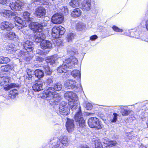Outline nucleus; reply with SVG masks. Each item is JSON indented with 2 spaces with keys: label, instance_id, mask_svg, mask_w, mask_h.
Wrapping results in <instances>:
<instances>
[{
  "label": "nucleus",
  "instance_id": "obj_1",
  "mask_svg": "<svg viewBox=\"0 0 148 148\" xmlns=\"http://www.w3.org/2000/svg\"><path fill=\"white\" fill-rule=\"evenodd\" d=\"M54 87H50L45 90V93L43 98L47 100L50 103V104L60 100L61 97L59 94L55 91V90L59 91L61 90L62 85L59 82L57 83L54 85Z\"/></svg>",
  "mask_w": 148,
  "mask_h": 148
},
{
  "label": "nucleus",
  "instance_id": "obj_2",
  "mask_svg": "<svg viewBox=\"0 0 148 148\" xmlns=\"http://www.w3.org/2000/svg\"><path fill=\"white\" fill-rule=\"evenodd\" d=\"M64 97L69 101V108L72 110L77 107L79 108L77 96L75 93L71 92H66L64 93Z\"/></svg>",
  "mask_w": 148,
  "mask_h": 148
},
{
  "label": "nucleus",
  "instance_id": "obj_3",
  "mask_svg": "<svg viewBox=\"0 0 148 148\" xmlns=\"http://www.w3.org/2000/svg\"><path fill=\"white\" fill-rule=\"evenodd\" d=\"M30 13L27 12H23V17L24 19L23 20L20 17L16 16L14 17V21L16 22L17 24H16V26H17V28L19 29H20L23 27H26V21L29 22L31 20V18L30 17Z\"/></svg>",
  "mask_w": 148,
  "mask_h": 148
},
{
  "label": "nucleus",
  "instance_id": "obj_4",
  "mask_svg": "<svg viewBox=\"0 0 148 148\" xmlns=\"http://www.w3.org/2000/svg\"><path fill=\"white\" fill-rule=\"evenodd\" d=\"M10 77H0V85L3 86L4 89L6 90H8L17 86L16 84H10Z\"/></svg>",
  "mask_w": 148,
  "mask_h": 148
},
{
  "label": "nucleus",
  "instance_id": "obj_5",
  "mask_svg": "<svg viewBox=\"0 0 148 148\" xmlns=\"http://www.w3.org/2000/svg\"><path fill=\"white\" fill-rule=\"evenodd\" d=\"M52 145L53 148H58L62 145L67 146L68 145V138L66 136H61L59 139L56 138L53 142Z\"/></svg>",
  "mask_w": 148,
  "mask_h": 148
},
{
  "label": "nucleus",
  "instance_id": "obj_6",
  "mask_svg": "<svg viewBox=\"0 0 148 148\" xmlns=\"http://www.w3.org/2000/svg\"><path fill=\"white\" fill-rule=\"evenodd\" d=\"M65 29L62 26H56L52 29V35L53 37L58 38L63 35L65 32Z\"/></svg>",
  "mask_w": 148,
  "mask_h": 148
},
{
  "label": "nucleus",
  "instance_id": "obj_7",
  "mask_svg": "<svg viewBox=\"0 0 148 148\" xmlns=\"http://www.w3.org/2000/svg\"><path fill=\"white\" fill-rule=\"evenodd\" d=\"M88 124L91 128L100 129L102 127L101 123L99 121L98 119L96 117H92L90 118L88 121Z\"/></svg>",
  "mask_w": 148,
  "mask_h": 148
},
{
  "label": "nucleus",
  "instance_id": "obj_8",
  "mask_svg": "<svg viewBox=\"0 0 148 148\" xmlns=\"http://www.w3.org/2000/svg\"><path fill=\"white\" fill-rule=\"evenodd\" d=\"M77 108L79 109V111L75 115L74 117L75 119L76 122H78L79 126L80 127H83L85 125V120L82 116L80 106H79V108L77 107L76 108Z\"/></svg>",
  "mask_w": 148,
  "mask_h": 148
},
{
  "label": "nucleus",
  "instance_id": "obj_9",
  "mask_svg": "<svg viewBox=\"0 0 148 148\" xmlns=\"http://www.w3.org/2000/svg\"><path fill=\"white\" fill-rule=\"evenodd\" d=\"M45 25L43 23H32L29 25L30 28L35 32H41Z\"/></svg>",
  "mask_w": 148,
  "mask_h": 148
},
{
  "label": "nucleus",
  "instance_id": "obj_10",
  "mask_svg": "<svg viewBox=\"0 0 148 148\" xmlns=\"http://www.w3.org/2000/svg\"><path fill=\"white\" fill-rule=\"evenodd\" d=\"M22 4L19 1L14 0L10 3L9 6L13 11H21L22 9Z\"/></svg>",
  "mask_w": 148,
  "mask_h": 148
},
{
  "label": "nucleus",
  "instance_id": "obj_11",
  "mask_svg": "<svg viewBox=\"0 0 148 148\" xmlns=\"http://www.w3.org/2000/svg\"><path fill=\"white\" fill-rule=\"evenodd\" d=\"M66 103L62 101L59 106V111L60 113L63 115H66L69 113V109L66 106Z\"/></svg>",
  "mask_w": 148,
  "mask_h": 148
},
{
  "label": "nucleus",
  "instance_id": "obj_12",
  "mask_svg": "<svg viewBox=\"0 0 148 148\" xmlns=\"http://www.w3.org/2000/svg\"><path fill=\"white\" fill-rule=\"evenodd\" d=\"M64 19L63 16L61 14L57 13L54 15L52 17V22L54 24H59L61 23Z\"/></svg>",
  "mask_w": 148,
  "mask_h": 148
},
{
  "label": "nucleus",
  "instance_id": "obj_13",
  "mask_svg": "<svg viewBox=\"0 0 148 148\" xmlns=\"http://www.w3.org/2000/svg\"><path fill=\"white\" fill-rule=\"evenodd\" d=\"M14 27V25L8 21H4L0 24V28L2 30H10Z\"/></svg>",
  "mask_w": 148,
  "mask_h": 148
},
{
  "label": "nucleus",
  "instance_id": "obj_14",
  "mask_svg": "<svg viewBox=\"0 0 148 148\" xmlns=\"http://www.w3.org/2000/svg\"><path fill=\"white\" fill-rule=\"evenodd\" d=\"M1 15L8 19H10L14 16H17L16 12H13L10 10H4L1 13Z\"/></svg>",
  "mask_w": 148,
  "mask_h": 148
},
{
  "label": "nucleus",
  "instance_id": "obj_15",
  "mask_svg": "<svg viewBox=\"0 0 148 148\" xmlns=\"http://www.w3.org/2000/svg\"><path fill=\"white\" fill-rule=\"evenodd\" d=\"M92 0H85L82 3L81 8L83 11H88L91 8V1Z\"/></svg>",
  "mask_w": 148,
  "mask_h": 148
},
{
  "label": "nucleus",
  "instance_id": "obj_16",
  "mask_svg": "<svg viewBox=\"0 0 148 148\" xmlns=\"http://www.w3.org/2000/svg\"><path fill=\"white\" fill-rule=\"evenodd\" d=\"M74 121L72 119H68L66 124V126L67 131L69 132H71L74 130L75 125Z\"/></svg>",
  "mask_w": 148,
  "mask_h": 148
},
{
  "label": "nucleus",
  "instance_id": "obj_17",
  "mask_svg": "<svg viewBox=\"0 0 148 148\" xmlns=\"http://www.w3.org/2000/svg\"><path fill=\"white\" fill-rule=\"evenodd\" d=\"M46 36L45 35L41 32L37 33L34 34L35 41L37 42H40L44 40Z\"/></svg>",
  "mask_w": 148,
  "mask_h": 148
},
{
  "label": "nucleus",
  "instance_id": "obj_18",
  "mask_svg": "<svg viewBox=\"0 0 148 148\" xmlns=\"http://www.w3.org/2000/svg\"><path fill=\"white\" fill-rule=\"evenodd\" d=\"M4 37L6 38H9L10 40H13L17 41L18 39V37L16 35L15 33L13 32L10 31L4 34Z\"/></svg>",
  "mask_w": 148,
  "mask_h": 148
},
{
  "label": "nucleus",
  "instance_id": "obj_19",
  "mask_svg": "<svg viewBox=\"0 0 148 148\" xmlns=\"http://www.w3.org/2000/svg\"><path fill=\"white\" fill-rule=\"evenodd\" d=\"M35 14L37 17L40 18L45 16L46 14V10L43 7L38 8L36 9Z\"/></svg>",
  "mask_w": 148,
  "mask_h": 148
},
{
  "label": "nucleus",
  "instance_id": "obj_20",
  "mask_svg": "<svg viewBox=\"0 0 148 148\" xmlns=\"http://www.w3.org/2000/svg\"><path fill=\"white\" fill-rule=\"evenodd\" d=\"M77 83L75 80L68 79L66 80L64 83L65 87L68 88L73 89L76 87Z\"/></svg>",
  "mask_w": 148,
  "mask_h": 148
},
{
  "label": "nucleus",
  "instance_id": "obj_21",
  "mask_svg": "<svg viewBox=\"0 0 148 148\" xmlns=\"http://www.w3.org/2000/svg\"><path fill=\"white\" fill-rule=\"evenodd\" d=\"M43 83L40 80L37 81L32 86L33 90L35 91H39L43 89Z\"/></svg>",
  "mask_w": 148,
  "mask_h": 148
},
{
  "label": "nucleus",
  "instance_id": "obj_22",
  "mask_svg": "<svg viewBox=\"0 0 148 148\" xmlns=\"http://www.w3.org/2000/svg\"><path fill=\"white\" fill-rule=\"evenodd\" d=\"M52 45L51 42L44 40L41 42L40 44L41 47L43 49H50L52 47Z\"/></svg>",
  "mask_w": 148,
  "mask_h": 148
},
{
  "label": "nucleus",
  "instance_id": "obj_23",
  "mask_svg": "<svg viewBox=\"0 0 148 148\" xmlns=\"http://www.w3.org/2000/svg\"><path fill=\"white\" fill-rule=\"evenodd\" d=\"M33 45L32 42L27 40L23 44V47L25 49L27 52H31L33 50Z\"/></svg>",
  "mask_w": 148,
  "mask_h": 148
},
{
  "label": "nucleus",
  "instance_id": "obj_24",
  "mask_svg": "<svg viewBox=\"0 0 148 148\" xmlns=\"http://www.w3.org/2000/svg\"><path fill=\"white\" fill-rule=\"evenodd\" d=\"M103 141L104 144L106 145V146L109 147L114 146L116 143L115 141H111L106 138H104L103 140Z\"/></svg>",
  "mask_w": 148,
  "mask_h": 148
},
{
  "label": "nucleus",
  "instance_id": "obj_25",
  "mask_svg": "<svg viewBox=\"0 0 148 148\" xmlns=\"http://www.w3.org/2000/svg\"><path fill=\"white\" fill-rule=\"evenodd\" d=\"M120 108V112L122 115L124 116H127L128 115L130 112V110L127 109V107L126 106H119Z\"/></svg>",
  "mask_w": 148,
  "mask_h": 148
},
{
  "label": "nucleus",
  "instance_id": "obj_26",
  "mask_svg": "<svg viewBox=\"0 0 148 148\" xmlns=\"http://www.w3.org/2000/svg\"><path fill=\"white\" fill-rule=\"evenodd\" d=\"M82 12L80 9L77 8L74 9L71 12V16L73 17H78L81 16Z\"/></svg>",
  "mask_w": 148,
  "mask_h": 148
},
{
  "label": "nucleus",
  "instance_id": "obj_27",
  "mask_svg": "<svg viewBox=\"0 0 148 148\" xmlns=\"http://www.w3.org/2000/svg\"><path fill=\"white\" fill-rule=\"evenodd\" d=\"M118 116L115 113L111 114L109 117V121L111 123H115L117 121Z\"/></svg>",
  "mask_w": 148,
  "mask_h": 148
},
{
  "label": "nucleus",
  "instance_id": "obj_28",
  "mask_svg": "<svg viewBox=\"0 0 148 148\" xmlns=\"http://www.w3.org/2000/svg\"><path fill=\"white\" fill-rule=\"evenodd\" d=\"M56 58L52 56L48 58L46 60V63L45 64V65H51L54 64L55 62Z\"/></svg>",
  "mask_w": 148,
  "mask_h": 148
},
{
  "label": "nucleus",
  "instance_id": "obj_29",
  "mask_svg": "<svg viewBox=\"0 0 148 148\" xmlns=\"http://www.w3.org/2000/svg\"><path fill=\"white\" fill-rule=\"evenodd\" d=\"M35 76L38 78H40L43 77L44 73L42 70L38 69L36 70L34 72Z\"/></svg>",
  "mask_w": 148,
  "mask_h": 148
},
{
  "label": "nucleus",
  "instance_id": "obj_30",
  "mask_svg": "<svg viewBox=\"0 0 148 148\" xmlns=\"http://www.w3.org/2000/svg\"><path fill=\"white\" fill-rule=\"evenodd\" d=\"M71 59V62H70V64L69 66L70 69H71L73 67L75 64H77L78 62V60L74 56H72L70 57Z\"/></svg>",
  "mask_w": 148,
  "mask_h": 148
},
{
  "label": "nucleus",
  "instance_id": "obj_31",
  "mask_svg": "<svg viewBox=\"0 0 148 148\" xmlns=\"http://www.w3.org/2000/svg\"><path fill=\"white\" fill-rule=\"evenodd\" d=\"M72 75L76 79L80 78V73L79 71L77 70H74L71 72Z\"/></svg>",
  "mask_w": 148,
  "mask_h": 148
},
{
  "label": "nucleus",
  "instance_id": "obj_32",
  "mask_svg": "<svg viewBox=\"0 0 148 148\" xmlns=\"http://www.w3.org/2000/svg\"><path fill=\"white\" fill-rule=\"evenodd\" d=\"M67 69L66 66H63V65L62 64L61 66H60L58 68L57 71L58 72L60 73H65L66 72Z\"/></svg>",
  "mask_w": 148,
  "mask_h": 148
},
{
  "label": "nucleus",
  "instance_id": "obj_33",
  "mask_svg": "<svg viewBox=\"0 0 148 148\" xmlns=\"http://www.w3.org/2000/svg\"><path fill=\"white\" fill-rule=\"evenodd\" d=\"M79 0H71L69 3V4L73 8H75L77 7L79 3Z\"/></svg>",
  "mask_w": 148,
  "mask_h": 148
},
{
  "label": "nucleus",
  "instance_id": "obj_34",
  "mask_svg": "<svg viewBox=\"0 0 148 148\" xmlns=\"http://www.w3.org/2000/svg\"><path fill=\"white\" fill-rule=\"evenodd\" d=\"M86 28V26L84 23H77L76 26V29L79 31H81Z\"/></svg>",
  "mask_w": 148,
  "mask_h": 148
},
{
  "label": "nucleus",
  "instance_id": "obj_35",
  "mask_svg": "<svg viewBox=\"0 0 148 148\" xmlns=\"http://www.w3.org/2000/svg\"><path fill=\"white\" fill-rule=\"evenodd\" d=\"M10 61V59L8 57L3 56L0 57V64L8 63Z\"/></svg>",
  "mask_w": 148,
  "mask_h": 148
},
{
  "label": "nucleus",
  "instance_id": "obj_36",
  "mask_svg": "<svg viewBox=\"0 0 148 148\" xmlns=\"http://www.w3.org/2000/svg\"><path fill=\"white\" fill-rule=\"evenodd\" d=\"M43 67L45 70V72L47 75H50L52 73V70L50 69L48 65L44 64Z\"/></svg>",
  "mask_w": 148,
  "mask_h": 148
},
{
  "label": "nucleus",
  "instance_id": "obj_37",
  "mask_svg": "<svg viewBox=\"0 0 148 148\" xmlns=\"http://www.w3.org/2000/svg\"><path fill=\"white\" fill-rule=\"evenodd\" d=\"M12 69V67L9 65L8 64L4 66H1L0 70L3 71H7L11 70Z\"/></svg>",
  "mask_w": 148,
  "mask_h": 148
},
{
  "label": "nucleus",
  "instance_id": "obj_38",
  "mask_svg": "<svg viewBox=\"0 0 148 148\" xmlns=\"http://www.w3.org/2000/svg\"><path fill=\"white\" fill-rule=\"evenodd\" d=\"M74 35L72 33H70L68 34L66 38L68 42H70L74 38Z\"/></svg>",
  "mask_w": 148,
  "mask_h": 148
},
{
  "label": "nucleus",
  "instance_id": "obj_39",
  "mask_svg": "<svg viewBox=\"0 0 148 148\" xmlns=\"http://www.w3.org/2000/svg\"><path fill=\"white\" fill-rule=\"evenodd\" d=\"M49 0H33V3L35 1H40V3L44 5H47L49 4ZM53 1V0H52Z\"/></svg>",
  "mask_w": 148,
  "mask_h": 148
},
{
  "label": "nucleus",
  "instance_id": "obj_40",
  "mask_svg": "<svg viewBox=\"0 0 148 148\" xmlns=\"http://www.w3.org/2000/svg\"><path fill=\"white\" fill-rule=\"evenodd\" d=\"M71 59L70 58L66 59L62 64L63 66H66L67 68L68 67L69 68V64H70V62H71Z\"/></svg>",
  "mask_w": 148,
  "mask_h": 148
},
{
  "label": "nucleus",
  "instance_id": "obj_41",
  "mask_svg": "<svg viewBox=\"0 0 148 148\" xmlns=\"http://www.w3.org/2000/svg\"><path fill=\"white\" fill-rule=\"evenodd\" d=\"M95 146L96 148H102V145L99 140H95Z\"/></svg>",
  "mask_w": 148,
  "mask_h": 148
},
{
  "label": "nucleus",
  "instance_id": "obj_42",
  "mask_svg": "<svg viewBox=\"0 0 148 148\" xmlns=\"http://www.w3.org/2000/svg\"><path fill=\"white\" fill-rule=\"evenodd\" d=\"M6 49L8 51L10 52L11 51H14L13 47V45L12 44H9L6 47Z\"/></svg>",
  "mask_w": 148,
  "mask_h": 148
},
{
  "label": "nucleus",
  "instance_id": "obj_43",
  "mask_svg": "<svg viewBox=\"0 0 148 148\" xmlns=\"http://www.w3.org/2000/svg\"><path fill=\"white\" fill-rule=\"evenodd\" d=\"M62 8H60L61 12H64V14H68V10L66 7H62Z\"/></svg>",
  "mask_w": 148,
  "mask_h": 148
},
{
  "label": "nucleus",
  "instance_id": "obj_44",
  "mask_svg": "<svg viewBox=\"0 0 148 148\" xmlns=\"http://www.w3.org/2000/svg\"><path fill=\"white\" fill-rule=\"evenodd\" d=\"M86 110H90L92 108V104L88 102L86 103Z\"/></svg>",
  "mask_w": 148,
  "mask_h": 148
},
{
  "label": "nucleus",
  "instance_id": "obj_45",
  "mask_svg": "<svg viewBox=\"0 0 148 148\" xmlns=\"http://www.w3.org/2000/svg\"><path fill=\"white\" fill-rule=\"evenodd\" d=\"M113 29L115 32H122L123 30L120 29H119L118 27L115 26H113L112 27Z\"/></svg>",
  "mask_w": 148,
  "mask_h": 148
},
{
  "label": "nucleus",
  "instance_id": "obj_46",
  "mask_svg": "<svg viewBox=\"0 0 148 148\" xmlns=\"http://www.w3.org/2000/svg\"><path fill=\"white\" fill-rule=\"evenodd\" d=\"M9 2V0H0V3L2 4H8Z\"/></svg>",
  "mask_w": 148,
  "mask_h": 148
},
{
  "label": "nucleus",
  "instance_id": "obj_47",
  "mask_svg": "<svg viewBox=\"0 0 148 148\" xmlns=\"http://www.w3.org/2000/svg\"><path fill=\"white\" fill-rule=\"evenodd\" d=\"M140 32L138 30H136V31H134L135 38H138L139 37Z\"/></svg>",
  "mask_w": 148,
  "mask_h": 148
},
{
  "label": "nucleus",
  "instance_id": "obj_48",
  "mask_svg": "<svg viewBox=\"0 0 148 148\" xmlns=\"http://www.w3.org/2000/svg\"><path fill=\"white\" fill-rule=\"evenodd\" d=\"M33 77H32V76L30 75V77H27L26 79V81L28 83H30L31 82L33 81Z\"/></svg>",
  "mask_w": 148,
  "mask_h": 148
},
{
  "label": "nucleus",
  "instance_id": "obj_49",
  "mask_svg": "<svg viewBox=\"0 0 148 148\" xmlns=\"http://www.w3.org/2000/svg\"><path fill=\"white\" fill-rule=\"evenodd\" d=\"M16 90V89H14L13 90L10 91V93L12 95L14 96L17 93Z\"/></svg>",
  "mask_w": 148,
  "mask_h": 148
},
{
  "label": "nucleus",
  "instance_id": "obj_50",
  "mask_svg": "<svg viewBox=\"0 0 148 148\" xmlns=\"http://www.w3.org/2000/svg\"><path fill=\"white\" fill-rule=\"evenodd\" d=\"M56 43H54L56 46H60L61 44V40L59 39H57L56 41Z\"/></svg>",
  "mask_w": 148,
  "mask_h": 148
},
{
  "label": "nucleus",
  "instance_id": "obj_51",
  "mask_svg": "<svg viewBox=\"0 0 148 148\" xmlns=\"http://www.w3.org/2000/svg\"><path fill=\"white\" fill-rule=\"evenodd\" d=\"M52 82L53 81L52 79L50 78H48L46 81V83L48 85L51 84Z\"/></svg>",
  "mask_w": 148,
  "mask_h": 148
},
{
  "label": "nucleus",
  "instance_id": "obj_52",
  "mask_svg": "<svg viewBox=\"0 0 148 148\" xmlns=\"http://www.w3.org/2000/svg\"><path fill=\"white\" fill-rule=\"evenodd\" d=\"M129 35V36L131 37L135 38V34L134 33V31H131L130 32V34Z\"/></svg>",
  "mask_w": 148,
  "mask_h": 148
},
{
  "label": "nucleus",
  "instance_id": "obj_53",
  "mask_svg": "<svg viewBox=\"0 0 148 148\" xmlns=\"http://www.w3.org/2000/svg\"><path fill=\"white\" fill-rule=\"evenodd\" d=\"M27 74L28 76L27 77H30V75H31L32 76V77H33L32 76V71L29 69H28L27 70Z\"/></svg>",
  "mask_w": 148,
  "mask_h": 148
},
{
  "label": "nucleus",
  "instance_id": "obj_54",
  "mask_svg": "<svg viewBox=\"0 0 148 148\" xmlns=\"http://www.w3.org/2000/svg\"><path fill=\"white\" fill-rule=\"evenodd\" d=\"M97 38V36L96 35H94L91 36L90 37V40H93L96 39Z\"/></svg>",
  "mask_w": 148,
  "mask_h": 148
},
{
  "label": "nucleus",
  "instance_id": "obj_55",
  "mask_svg": "<svg viewBox=\"0 0 148 148\" xmlns=\"http://www.w3.org/2000/svg\"><path fill=\"white\" fill-rule=\"evenodd\" d=\"M145 26L147 30L148 31V18L145 21Z\"/></svg>",
  "mask_w": 148,
  "mask_h": 148
},
{
  "label": "nucleus",
  "instance_id": "obj_56",
  "mask_svg": "<svg viewBox=\"0 0 148 148\" xmlns=\"http://www.w3.org/2000/svg\"><path fill=\"white\" fill-rule=\"evenodd\" d=\"M36 59L37 61L40 62H42L43 60L42 58L39 57H37Z\"/></svg>",
  "mask_w": 148,
  "mask_h": 148
},
{
  "label": "nucleus",
  "instance_id": "obj_57",
  "mask_svg": "<svg viewBox=\"0 0 148 148\" xmlns=\"http://www.w3.org/2000/svg\"><path fill=\"white\" fill-rule=\"evenodd\" d=\"M78 148H89V147L86 145H81L79 146Z\"/></svg>",
  "mask_w": 148,
  "mask_h": 148
},
{
  "label": "nucleus",
  "instance_id": "obj_58",
  "mask_svg": "<svg viewBox=\"0 0 148 148\" xmlns=\"http://www.w3.org/2000/svg\"><path fill=\"white\" fill-rule=\"evenodd\" d=\"M31 94H32V93H30L29 92L28 94V96H27V97L29 99H30L32 98V96L31 95Z\"/></svg>",
  "mask_w": 148,
  "mask_h": 148
},
{
  "label": "nucleus",
  "instance_id": "obj_59",
  "mask_svg": "<svg viewBox=\"0 0 148 148\" xmlns=\"http://www.w3.org/2000/svg\"><path fill=\"white\" fill-rule=\"evenodd\" d=\"M58 148H64V147L62 146V145H61L60 146H59Z\"/></svg>",
  "mask_w": 148,
  "mask_h": 148
},
{
  "label": "nucleus",
  "instance_id": "obj_60",
  "mask_svg": "<svg viewBox=\"0 0 148 148\" xmlns=\"http://www.w3.org/2000/svg\"><path fill=\"white\" fill-rule=\"evenodd\" d=\"M72 52L73 53H72V54L71 53V54H74L75 53L74 52Z\"/></svg>",
  "mask_w": 148,
  "mask_h": 148
},
{
  "label": "nucleus",
  "instance_id": "obj_61",
  "mask_svg": "<svg viewBox=\"0 0 148 148\" xmlns=\"http://www.w3.org/2000/svg\"><path fill=\"white\" fill-rule=\"evenodd\" d=\"M128 133H129L128 135L129 136H130H130L129 134H130V133H127V134H128Z\"/></svg>",
  "mask_w": 148,
  "mask_h": 148
},
{
  "label": "nucleus",
  "instance_id": "obj_62",
  "mask_svg": "<svg viewBox=\"0 0 148 148\" xmlns=\"http://www.w3.org/2000/svg\"><path fill=\"white\" fill-rule=\"evenodd\" d=\"M129 138L130 139H132V138H131L129 137Z\"/></svg>",
  "mask_w": 148,
  "mask_h": 148
}]
</instances>
